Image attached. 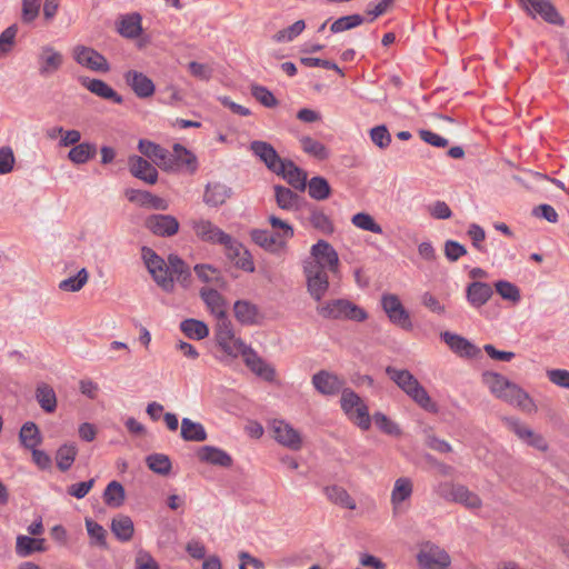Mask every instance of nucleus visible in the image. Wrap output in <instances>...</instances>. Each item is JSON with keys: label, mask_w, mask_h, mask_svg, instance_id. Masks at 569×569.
<instances>
[{"label": "nucleus", "mask_w": 569, "mask_h": 569, "mask_svg": "<svg viewBox=\"0 0 569 569\" xmlns=\"http://www.w3.org/2000/svg\"><path fill=\"white\" fill-rule=\"evenodd\" d=\"M141 254L152 279L163 291L173 292L174 280L184 288L189 287L191 281L190 268L178 254L170 253L168 262L148 247H142Z\"/></svg>", "instance_id": "nucleus-1"}, {"label": "nucleus", "mask_w": 569, "mask_h": 569, "mask_svg": "<svg viewBox=\"0 0 569 569\" xmlns=\"http://www.w3.org/2000/svg\"><path fill=\"white\" fill-rule=\"evenodd\" d=\"M482 382L497 398L520 408L522 411L533 412L537 410L530 396L505 376L498 372L486 371L482 373Z\"/></svg>", "instance_id": "nucleus-2"}, {"label": "nucleus", "mask_w": 569, "mask_h": 569, "mask_svg": "<svg viewBox=\"0 0 569 569\" xmlns=\"http://www.w3.org/2000/svg\"><path fill=\"white\" fill-rule=\"evenodd\" d=\"M386 373L419 407L432 413L438 411L437 403L432 401L425 387L409 370L388 366Z\"/></svg>", "instance_id": "nucleus-3"}, {"label": "nucleus", "mask_w": 569, "mask_h": 569, "mask_svg": "<svg viewBox=\"0 0 569 569\" xmlns=\"http://www.w3.org/2000/svg\"><path fill=\"white\" fill-rule=\"evenodd\" d=\"M317 313L323 319L329 320H351L362 322L368 318V313L361 307L347 299H332L319 302L316 307Z\"/></svg>", "instance_id": "nucleus-4"}, {"label": "nucleus", "mask_w": 569, "mask_h": 569, "mask_svg": "<svg viewBox=\"0 0 569 569\" xmlns=\"http://www.w3.org/2000/svg\"><path fill=\"white\" fill-rule=\"evenodd\" d=\"M417 562L420 569H448L451 565V557L443 548L431 541H426L417 553Z\"/></svg>", "instance_id": "nucleus-5"}, {"label": "nucleus", "mask_w": 569, "mask_h": 569, "mask_svg": "<svg viewBox=\"0 0 569 569\" xmlns=\"http://www.w3.org/2000/svg\"><path fill=\"white\" fill-rule=\"evenodd\" d=\"M319 262H305L303 272L309 295L320 302L329 289L328 270L321 269Z\"/></svg>", "instance_id": "nucleus-6"}, {"label": "nucleus", "mask_w": 569, "mask_h": 569, "mask_svg": "<svg viewBox=\"0 0 569 569\" xmlns=\"http://www.w3.org/2000/svg\"><path fill=\"white\" fill-rule=\"evenodd\" d=\"M220 244L223 246L226 256L236 267L243 271H254L251 254L238 240L227 233L220 241Z\"/></svg>", "instance_id": "nucleus-7"}, {"label": "nucleus", "mask_w": 569, "mask_h": 569, "mask_svg": "<svg viewBox=\"0 0 569 569\" xmlns=\"http://www.w3.org/2000/svg\"><path fill=\"white\" fill-rule=\"evenodd\" d=\"M381 307L387 313L389 320L405 330L412 329V322L409 312L402 306L399 297L393 293H385L381 297Z\"/></svg>", "instance_id": "nucleus-8"}, {"label": "nucleus", "mask_w": 569, "mask_h": 569, "mask_svg": "<svg viewBox=\"0 0 569 569\" xmlns=\"http://www.w3.org/2000/svg\"><path fill=\"white\" fill-rule=\"evenodd\" d=\"M505 425L510 431H512L520 440L526 442L528 446L546 452L549 448L548 442L542 435L535 432L527 425L521 422L518 418L506 417L503 418Z\"/></svg>", "instance_id": "nucleus-9"}, {"label": "nucleus", "mask_w": 569, "mask_h": 569, "mask_svg": "<svg viewBox=\"0 0 569 569\" xmlns=\"http://www.w3.org/2000/svg\"><path fill=\"white\" fill-rule=\"evenodd\" d=\"M311 258L306 262H319L321 269L337 274L339 271V256L336 249L326 240H319L311 247Z\"/></svg>", "instance_id": "nucleus-10"}, {"label": "nucleus", "mask_w": 569, "mask_h": 569, "mask_svg": "<svg viewBox=\"0 0 569 569\" xmlns=\"http://www.w3.org/2000/svg\"><path fill=\"white\" fill-rule=\"evenodd\" d=\"M72 57L78 64L89 70L96 72H108L110 70L109 62L104 56L91 47L76 46L72 50Z\"/></svg>", "instance_id": "nucleus-11"}, {"label": "nucleus", "mask_w": 569, "mask_h": 569, "mask_svg": "<svg viewBox=\"0 0 569 569\" xmlns=\"http://www.w3.org/2000/svg\"><path fill=\"white\" fill-rule=\"evenodd\" d=\"M270 430L274 440L281 446L295 451L301 449L302 438L300 432L287 421L281 419H273L270 422Z\"/></svg>", "instance_id": "nucleus-12"}, {"label": "nucleus", "mask_w": 569, "mask_h": 569, "mask_svg": "<svg viewBox=\"0 0 569 569\" xmlns=\"http://www.w3.org/2000/svg\"><path fill=\"white\" fill-rule=\"evenodd\" d=\"M63 54L52 46L41 47L37 57L38 72L42 78H48L58 72L63 64Z\"/></svg>", "instance_id": "nucleus-13"}, {"label": "nucleus", "mask_w": 569, "mask_h": 569, "mask_svg": "<svg viewBox=\"0 0 569 569\" xmlns=\"http://www.w3.org/2000/svg\"><path fill=\"white\" fill-rule=\"evenodd\" d=\"M138 150L147 158L152 160L156 166L164 171L172 170L173 159L171 152L147 139H140L138 142Z\"/></svg>", "instance_id": "nucleus-14"}, {"label": "nucleus", "mask_w": 569, "mask_h": 569, "mask_svg": "<svg viewBox=\"0 0 569 569\" xmlns=\"http://www.w3.org/2000/svg\"><path fill=\"white\" fill-rule=\"evenodd\" d=\"M525 10L532 17L539 14L546 22L562 26L563 19L550 0H519Z\"/></svg>", "instance_id": "nucleus-15"}, {"label": "nucleus", "mask_w": 569, "mask_h": 569, "mask_svg": "<svg viewBox=\"0 0 569 569\" xmlns=\"http://www.w3.org/2000/svg\"><path fill=\"white\" fill-rule=\"evenodd\" d=\"M250 150L273 173L283 171V161L286 159H281L276 149L269 142L260 140L252 141L250 143Z\"/></svg>", "instance_id": "nucleus-16"}, {"label": "nucleus", "mask_w": 569, "mask_h": 569, "mask_svg": "<svg viewBox=\"0 0 569 569\" xmlns=\"http://www.w3.org/2000/svg\"><path fill=\"white\" fill-rule=\"evenodd\" d=\"M144 226L154 236L172 237L179 231V221L171 214H151L146 219Z\"/></svg>", "instance_id": "nucleus-17"}, {"label": "nucleus", "mask_w": 569, "mask_h": 569, "mask_svg": "<svg viewBox=\"0 0 569 569\" xmlns=\"http://www.w3.org/2000/svg\"><path fill=\"white\" fill-rule=\"evenodd\" d=\"M123 78L138 98L146 99L153 96L156 90L154 83L144 73L129 70L124 73Z\"/></svg>", "instance_id": "nucleus-18"}, {"label": "nucleus", "mask_w": 569, "mask_h": 569, "mask_svg": "<svg viewBox=\"0 0 569 569\" xmlns=\"http://www.w3.org/2000/svg\"><path fill=\"white\" fill-rule=\"evenodd\" d=\"M312 385L321 395L333 396L342 390L345 381L332 372L320 370L312 376Z\"/></svg>", "instance_id": "nucleus-19"}, {"label": "nucleus", "mask_w": 569, "mask_h": 569, "mask_svg": "<svg viewBox=\"0 0 569 569\" xmlns=\"http://www.w3.org/2000/svg\"><path fill=\"white\" fill-rule=\"evenodd\" d=\"M128 167L130 173L149 184H154L158 181L157 169L144 158L133 154L128 158Z\"/></svg>", "instance_id": "nucleus-20"}, {"label": "nucleus", "mask_w": 569, "mask_h": 569, "mask_svg": "<svg viewBox=\"0 0 569 569\" xmlns=\"http://www.w3.org/2000/svg\"><path fill=\"white\" fill-rule=\"evenodd\" d=\"M79 81L87 90L99 98L110 100L117 104L123 102V98L103 80L81 77Z\"/></svg>", "instance_id": "nucleus-21"}, {"label": "nucleus", "mask_w": 569, "mask_h": 569, "mask_svg": "<svg viewBox=\"0 0 569 569\" xmlns=\"http://www.w3.org/2000/svg\"><path fill=\"white\" fill-rule=\"evenodd\" d=\"M126 197L130 202H136L141 207L151 208L154 210H167L169 204L167 200L154 196L149 191L128 189Z\"/></svg>", "instance_id": "nucleus-22"}, {"label": "nucleus", "mask_w": 569, "mask_h": 569, "mask_svg": "<svg viewBox=\"0 0 569 569\" xmlns=\"http://www.w3.org/2000/svg\"><path fill=\"white\" fill-rule=\"evenodd\" d=\"M197 457L201 462L224 468L231 467L233 462L228 452L213 446H203L199 448Z\"/></svg>", "instance_id": "nucleus-23"}, {"label": "nucleus", "mask_w": 569, "mask_h": 569, "mask_svg": "<svg viewBox=\"0 0 569 569\" xmlns=\"http://www.w3.org/2000/svg\"><path fill=\"white\" fill-rule=\"evenodd\" d=\"M246 366L261 379L272 382L276 380V369L266 362L253 349L247 351Z\"/></svg>", "instance_id": "nucleus-24"}, {"label": "nucleus", "mask_w": 569, "mask_h": 569, "mask_svg": "<svg viewBox=\"0 0 569 569\" xmlns=\"http://www.w3.org/2000/svg\"><path fill=\"white\" fill-rule=\"evenodd\" d=\"M192 229L197 237L204 242L219 243L227 234L219 227L214 226L211 221L200 219L192 222Z\"/></svg>", "instance_id": "nucleus-25"}, {"label": "nucleus", "mask_w": 569, "mask_h": 569, "mask_svg": "<svg viewBox=\"0 0 569 569\" xmlns=\"http://www.w3.org/2000/svg\"><path fill=\"white\" fill-rule=\"evenodd\" d=\"M281 176L293 189L305 191L307 188V173L291 160L283 161V171L276 172Z\"/></svg>", "instance_id": "nucleus-26"}, {"label": "nucleus", "mask_w": 569, "mask_h": 569, "mask_svg": "<svg viewBox=\"0 0 569 569\" xmlns=\"http://www.w3.org/2000/svg\"><path fill=\"white\" fill-rule=\"evenodd\" d=\"M440 337L453 352L461 357L471 358L479 351L471 342L459 335L445 331Z\"/></svg>", "instance_id": "nucleus-27"}, {"label": "nucleus", "mask_w": 569, "mask_h": 569, "mask_svg": "<svg viewBox=\"0 0 569 569\" xmlns=\"http://www.w3.org/2000/svg\"><path fill=\"white\" fill-rule=\"evenodd\" d=\"M142 18L138 12L121 16L117 31L127 39H136L142 33Z\"/></svg>", "instance_id": "nucleus-28"}, {"label": "nucleus", "mask_w": 569, "mask_h": 569, "mask_svg": "<svg viewBox=\"0 0 569 569\" xmlns=\"http://www.w3.org/2000/svg\"><path fill=\"white\" fill-rule=\"evenodd\" d=\"M252 241L270 252H280L284 249L286 243L274 232L268 230H252Z\"/></svg>", "instance_id": "nucleus-29"}, {"label": "nucleus", "mask_w": 569, "mask_h": 569, "mask_svg": "<svg viewBox=\"0 0 569 569\" xmlns=\"http://www.w3.org/2000/svg\"><path fill=\"white\" fill-rule=\"evenodd\" d=\"M231 188L220 182L208 183L203 194V201L210 207L223 204L231 197Z\"/></svg>", "instance_id": "nucleus-30"}, {"label": "nucleus", "mask_w": 569, "mask_h": 569, "mask_svg": "<svg viewBox=\"0 0 569 569\" xmlns=\"http://www.w3.org/2000/svg\"><path fill=\"white\" fill-rule=\"evenodd\" d=\"M233 312L236 319L244 326H252L258 323L259 309L258 307L247 300H238L234 302Z\"/></svg>", "instance_id": "nucleus-31"}, {"label": "nucleus", "mask_w": 569, "mask_h": 569, "mask_svg": "<svg viewBox=\"0 0 569 569\" xmlns=\"http://www.w3.org/2000/svg\"><path fill=\"white\" fill-rule=\"evenodd\" d=\"M492 293L491 287L486 282L475 281L467 288V299L476 308L487 303Z\"/></svg>", "instance_id": "nucleus-32"}, {"label": "nucleus", "mask_w": 569, "mask_h": 569, "mask_svg": "<svg viewBox=\"0 0 569 569\" xmlns=\"http://www.w3.org/2000/svg\"><path fill=\"white\" fill-rule=\"evenodd\" d=\"M277 206L287 211H293L299 208L300 196L291 189L277 184L273 187Z\"/></svg>", "instance_id": "nucleus-33"}, {"label": "nucleus", "mask_w": 569, "mask_h": 569, "mask_svg": "<svg viewBox=\"0 0 569 569\" xmlns=\"http://www.w3.org/2000/svg\"><path fill=\"white\" fill-rule=\"evenodd\" d=\"M19 441L28 450L40 446L42 443V436L38 426L32 421L24 422L19 431Z\"/></svg>", "instance_id": "nucleus-34"}, {"label": "nucleus", "mask_w": 569, "mask_h": 569, "mask_svg": "<svg viewBox=\"0 0 569 569\" xmlns=\"http://www.w3.org/2000/svg\"><path fill=\"white\" fill-rule=\"evenodd\" d=\"M200 297L216 318L227 315L224 299L216 289L202 288Z\"/></svg>", "instance_id": "nucleus-35"}, {"label": "nucleus", "mask_w": 569, "mask_h": 569, "mask_svg": "<svg viewBox=\"0 0 569 569\" xmlns=\"http://www.w3.org/2000/svg\"><path fill=\"white\" fill-rule=\"evenodd\" d=\"M413 491V483L410 478L401 477L395 481L393 489L391 491V505L393 510H397L399 506L408 500Z\"/></svg>", "instance_id": "nucleus-36"}, {"label": "nucleus", "mask_w": 569, "mask_h": 569, "mask_svg": "<svg viewBox=\"0 0 569 569\" xmlns=\"http://www.w3.org/2000/svg\"><path fill=\"white\" fill-rule=\"evenodd\" d=\"M36 399L41 409L48 413L57 409V396L51 386L46 382L38 383L36 388Z\"/></svg>", "instance_id": "nucleus-37"}, {"label": "nucleus", "mask_w": 569, "mask_h": 569, "mask_svg": "<svg viewBox=\"0 0 569 569\" xmlns=\"http://www.w3.org/2000/svg\"><path fill=\"white\" fill-rule=\"evenodd\" d=\"M111 531L120 541H129L134 533L133 521L129 516L119 515L111 521Z\"/></svg>", "instance_id": "nucleus-38"}, {"label": "nucleus", "mask_w": 569, "mask_h": 569, "mask_svg": "<svg viewBox=\"0 0 569 569\" xmlns=\"http://www.w3.org/2000/svg\"><path fill=\"white\" fill-rule=\"evenodd\" d=\"M180 435L184 441L201 442L207 440L208 438L204 427L201 423L194 422L189 418L182 419Z\"/></svg>", "instance_id": "nucleus-39"}, {"label": "nucleus", "mask_w": 569, "mask_h": 569, "mask_svg": "<svg viewBox=\"0 0 569 569\" xmlns=\"http://www.w3.org/2000/svg\"><path fill=\"white\" fill-rule=\"evenodd\" d=\"M44 539L31 538L29 536H18L16 542V552L20 557H28L36 551H44Z\"/></svg>", "instance_id": "nucleus-40"}, {"label": "nucleus", "mask_w": 569, "mask_h": 569, "mask_svg": "<svg viewBox=\"0 0 569 569\" xmlns=\"http://www.w3.org/2000/svg\"><path fill=\"white\" fill-rule=\"evenodd\" d=\"M325 493L331 502L346 509H356V501L351 498L345 488L336 485L329 486L325 488Z\"/></svg>", "instance_id": "nucleus-41"}, {"label": "nucleus", "mask_w": 569, "mask_h": 569, "mask_svg": "<svg viewBox=\"0 0 569 569\" xmlns=\"http://www.w3.org/2000/svg\"><path fill=\"white\" fill-rule=\"evenodd\" d=\"M171 157L173 159L171 171L177 170L182 166H187L191 171L197 169L196 156L180 143H176L173 146V152L171 153Z\"/></svg>", "instance_id": "nucleus-42"}, {"label": "nucleus", "mask_w": 569, "mask_h": 569, "mask_svg": "<svg viewBox=\"0 0 569 569\" xmlns=\"http://www.w3.org/2000/svg\"><path fill=\"white\" fill-rule=\"evenodd\" d=\"M180 330L189 338L196 340H202L208 337L209 328L200 320L189 318L180 323Z\"/></svg>", "instance_id": "nucleus-43"}, {"label": "nucleus", "mask_w": 569, "mask_h": 569, "mask_svg": "<svg viewBox=\"0 0 569 569\" xmlns=\"http://www.w3.org/2000/svg\"><path fill=\"white\" fill-rule=\"evenodd\" d=\"M78 448L74 443H64L56 452L57 467L60 471H68L76 460Z\"/></svg>", "instance_id": "nucleus-44"}, {"label": "nucleus", "mask_w": 569, "mask_h": 569, "mask_svg": "<svg viewBox=\"0 0 569 569\" xmlns=\"http://www.w3.org/2000/svg\"><path fill=\"white\" fill-rule=\"evenodd\" d=\"M309 196L318 201L326 200L331 194V187L326 178L317 176L307 181Z\"/></svg>", "instance_id": "nucleus-45"}, {"label": "nucleus", "mask_w": 569, "mask_h": 569, "mask_svg": "<svg viewBox=\"0 0 569 569\" xmlns=\"http://www.w3.org/2000/svg\"><path fill=\"white\" fill-rule=\"evenodd\" d=\"M126 499V492L123 486L113 480L104 489L103 501L107 506L112 508H119L123 505Z\"/></svg>", "instance_id": "nucleus-46"}, {"label": "nucleus", "mask_w": 569, "mask_h": 569, "mask_svg": "<svg viewBox=\"0 0 569 569\" xmlns=\"http://www.w3.org/2000/svg\"><path fill=\"white\" fill-rule=\"evenodd\" d=\"M97 153L96 144L82 142L74 146L68 153V158L76 164H82L92 159Z\"/></svg>", "instance_id": "nucleus-47"}, {"label": "nucleus", "mask_w": 569, "mask_h": 569, "mask_svg": "<svg viewBox=\"0 0 569 569\" xmlns=\"http://www.w3.org/2000/svg\"><path fill=\"white\" fill-rule=\"evenodd\" d=\"M299 142H300L302 150L306 153H308L309 156H311L318 160H325L329 157V151L326 148V146L322 142H320L309 136L301 137Z\"/></svg>", "instance_id": "nucleus-48"}, {"label": "nucleus", "mask_w": 569, "mask_h": 569, "mask_svg": "<svg viewBox=\"0 0 569 569\" xmlns=\"http://www.w3.org/2000/svg\"><path fill=\"white\" fill-rule=\"evenodd\" d=\"M453 502L463 505L469 509H479L482 506L480 497L463 485H457Z\"/></svg>", "instance_id": "nucleus-49"}, {"label": "nucleus", "mask_w": 569, "mask_h": 569, "mask_svg": "<svg viewBox=\"0 0 569 569\" xmlns=\"http://www.w3.org/2000/svg\"><path fill=\"white\" fill-rule=\"evenodd\" d=\"M146 463L150 470L161 476L169 475L172 468L170 458L163 453L149 455Z\"/></svg>", "instance_id": "nucleus-50"}, {"label": "nucleus", "mask_w": 569, "mask_h": 569, "mask_svg": "<svg viewBox=\"0 0 569 569\" xmlns=\"http://www.w3.org/2000/svg\"><path fill=\"white\" fill-rule=\"evenodd\" d=\"M89 272L81 268L76 276H71L59 283V289L67 292H78L88 282Z\"/></svg>", "instance_id": "nucleus-51"}, {"label": "nucleus", "mask_w": 569, "mask_h": 569, "mask_svg": "<svg viewBox=\"0 0 569 569\" xmlns=\"http://www.w3.org/2000/svg\"><path fill=\"white\" fill-rule=\"evenodd\" d=\"M366 21V18L359 13L343 16L335 20L330 26L332 33L343 32L356 27H359Z\"/></svg>", "instance_id": "nucleus-52"}, {"label": "nucleus", "mask_w": 569, "mask_h": 569, "mask_svg": "<svg viewBox=\"0 0 569 569\" xmlns=\"http://www.w3.org/2000/svg\"><path fill=\"white\" fill-rule=\"evenodd\" d=\"M218 346L230 357L237 358L242 356L243 359L248 356L247 351H251L252 348L247 346L240 338L232 336L231 339H227L218 343Z\"/></svg>", "instance_id": "nucleus-53"}, {"label": "nucleus", "mask_w": 569, "mask_h": 569, "mask_svg": "<svg viewBox=\"0 0 569 569\" xmlns=\"http://www.w3.org/2000/svg\"><path fill=\"white\" fill-rule=\"evenodd\" d=\"M309 221L311 223V226L323 232V233H332L333 232V224L331 222V220L329 219V217L319 208L317 207H311L310 208V216H309Z\"/></svg>", "instance_id": "nucleus-54"}, {"label": "nucleus", "mask_w": 569, "mask_h": 569, "mask_svg": "<svg viewBox=\"0 0 569 569\" xmlns=\"http://www.w3.org/2000/svg\"><path fill=\"white\" fill-rule=\"evenodd\" d=\"M351 222L355 227L365 231H370L377 234H381L383 232L381 226L375 221L373 217L366 212L356 213L351 218Z\"/></svg>", "instance_id": "nucleus-55"}, {"label": "nucleus", "mask_w": 569, "mask_h": 569, "mask_svg": "<svg viewBox=\"0 0 569 569\" xmlns=\"http://www.w3.org/2000/svg\"><path fill=\"white\" fill-rule=\"evenodd\" d=\"M18 24L13 23L0 33V59L7 57L16 44Z\"/></svg>", "instance_id": "nucleus-56"}, {"label": "nucleus", "mask_w": 569, "mask_h": 569, "mask_svg": "<svg viewBox=\"0 0 569 569\" xmlns=\"http://www.w3.org/2000/svg\"><path fill=\"white\" fill-rule=\"evenodd\" d=\"M347 417L350 421H352L356 426H358L361 430H369L371 427V418L369 415V409L365 402L359 405L352 411L347 413Z\"/></svg>", "instance_id": "nucleus-57"}, {"label": "nucleus", "mask_w": 569, "mask_h": 569, "mask_svg": "<svg viewBox=\"0 0 569 569\" xmlns=\"http://www.w3.org/2000/svg\"><path fill=\"white\" fill-rule=\"evenodd\" d=\"M86 528L91 539V543L106 549L108 546L106 529L92 519H86Z\"/></svg>", "instance_id": "nucleus-58"}, {"label": "nucleus", "mask_w": 569, "mask_h": 569, "mask_svg": "<svg viewBox=\"0 0 569 569\" xmlns=\"http://www.w3.org/2000/svg\"><path fill=\"white\" fill-rule=\"evenodd\" d=\"M306 28V23L303 20H298L293 24L279 30L277 33L273 34L272 39L273 41L278 43L282 42H290L295 38H297Z\"/></svg>", "instance_id": "nucleus-59"}, {"label": "nucleus", "mask_w": 569, "mask_h": 569, "mask_svg": "<svg viewBox=\"0 0 569 569\" xmlns=\"http://www.w3.org/2000/svg\"><path fill=\"white\" fill-rule=\"evenodd\" d=\"M250 91L252 97L267 108H274L279 103L273 93L263 86L252 84Z\"/></svg>", "instance_id": "nucleus-60"}, {"label": "nucleus", "mask_w": 569, "mask_h": 569, "mask_svg": "<svg viewBox=\"0 0 569 569\" xmlns=\"http://www.w3.org/2000/svg\"><path fill=\"white\" fill-rule=\"evenodd\" d=\"M496 291L498 295L508 301L518 302L520 300V290L519 288L506 280H499L495 283Z\"/></svg>", "instance_id": "nucleus-61"}, {"label": "nucleus", "mask_w": 569, "mask_h": 569, "mask_svg": "<svg viewBox=\"0 0 569 569\" xmlns=\"http://www.w3.org/2000/svg\"><path fill=\"white\" fill-rule=\"evenodd\" d=\"M373 421L382 432L389 436L398 437L401 435L400 427L382 412H376L373 415Z\"/></svg>", "instance_id": "nucleus-62"}, {"label": "nucleus", "mask_w": 569, "mask_h": 569, "mask_svg": "<svg viewBox=\"0 0 569 569\" xmlns=\"http://www.w3.org/2000/svg\"><path fill=\"white\" fill-rule=\"evenodd\" d=\"M269 222L272 229L274 230V233L280 239H282L284 243H287V241L293 237V228L288 222L281 220L280 218L273 214L269 217Z\"/></svg>", "instance_id": "nucleus-63"}, {"label": "nucleus", "mask_w": 569, "mask_h": 569, "mask_svg": "<svg viewBox=\"0 0 569 569\" xmlns=\"http://www.w3.org/2000/svg\"><path fill=\"white\" fill-rule=\"evenodd\" d=\"M41 1L42 0H22L21 21L23 23H31L38 18Z\"/></svg>", "instance_id": "nucleus-64"}]
</instances>
